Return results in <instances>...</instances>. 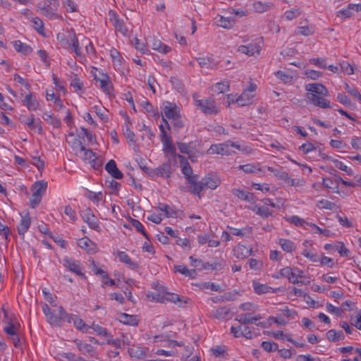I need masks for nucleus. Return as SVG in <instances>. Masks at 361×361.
Instances as JSON below:
<instances>
[{
    "mask_svg": "<svg viewBox=\"0 0 361 361\" xmlns=\"http://www.w3.org/2000/svg\"><path fill=\"white\" fill-rule=\"evenodd\" d=\"M307 91L305 98L310 104L322 109L331 108V102L326 97L329 96L326 87L322 83H309L305 85Z\"/></svg>",
    "mask_w": 361,
    "mask_h": 361,
    "instance_id": "f257e3e1",
    "label": "nucleus"
},
{
    "mask_svg": "<svg viewBox=\"0 0 361 361\" xmlns=\"http://www.w3.org/2000/svg\"><path fill=\"white\" fill-rule=\"evenodd\" d=\"M261 317H240L238 319L240 323L239 326H232L231 329V333L233 334L235 338L244 336L247 338H252L256 334L253 331V328L249 326V324H256L261 326L262 328H266L267 326L263 322L257 323V321Z\"/></svg>",
    "mask_w": 361,
    "mask_h": 361,
    "instance_id": "f03ea898",
    "label": "nucleus"
},
{
    "mask_svg": "<svg viewBox=\"0 0 361 361\" xmlns=\"http://www.w3.org/2000/svg\"><path fill=\"white\" fill-rule=\"evenodd\" d=\"M4 331L11 340L13 345L16 348H21L23 345L22 329L16 317H4Z\"/></svg>",
    "mask_w": 361,
    "mask_h": 361,
    "instance_id": "7ed1b4c3",
    "label": "nucleus"
},
{
    "mask_svg": "<svg viewBox=\"0 0 361 361\" xmlns=\"http://www.w3.org/2000/svg\"><path fill=\"white\" fill-rule=\"evenodd\" d=\"M221 183L220 177L214 173H209L203 177L201 180H197L193 183V185L190 189L192 193L201 197V192L203 190L216 189Z\"/></svg>",
    "mask_w": 361,
    "mask_h": 361,
    "instance_id": "20e7f679",
    "label": "nucleus"
},
{
    "mask_svg": "<svg viewBox=\"0 0 361 361\" xmlns=\"http://www.w3.org/2000/svg\"><path fill=\"white\" fill-rule=\"evenodd\" d=\"M147 299L150 302H171L175 304L178 303L180 307L182 306L183 300L177 294L169 293L164 288L155 292H151L147 294Z\"/></svg>",
    "mask_w": 361,
    "mask_h": 361,
    "instance_id": "39448f33",
    "label": "nucleus"
},
{
    "mask_svg": "<svg viewBox=\"0 0 361 361\" xmlns=\"http://www.w3.org/2000/svg\"><path fill=\"white\" fill-rule=\"evenodd\" d=\"M47 188V182L44 180L37 181L32 185L31 188L32 194L30 200L31 207L35 208L39 204Z\"/></svg>",
    "mask_w": 361,
    "mask_h": 361,
    "instance_id": "423d86ee",
    "label": "nucleus"
},
{
    "mask_svg": "<svg viewBox=\"0 0 361 361\" xmlns=\"http://www.w3.org/2000/svg\"><path fill=\"white\" fill-rule=\"evenodd\" d=\"M195 106L204 114L213 115L219 111L214 99L211 97L195 100Z\"/></svg>",
    "mask_w": 361,
    "mask_h": 361,
    "instance_id": "0eeeda50",
    "label": "nucleus"
},
{
    "mask_svg": "<svg viewBox=\"0 0 361 361\" xmlns=\"http://www.w3.org/2000/svg\"><path fill=\"white\" fill-rule=\"evenodd\" d=\"M280 276L293 284H302L300 279L303 277V271L298 267H286L280 270Z\"/></svg>",
    "mask_w": 361,
    "mask_h": 361,
    "instance_id": "6e6552de",
    "label": "nucleus"
},
{
    "mask_svg": "<svg viewBox=\"0 0 361 361\" xmlns=\"http://www.w3.org/2000/svg\"><path fill=\"white\" fill-rule=\"evenodd\" d=\"M257 88L256 84L250 82L249 86L238 97V99H236L238 106H245L252 104Z\"/></svg>",
    "mask_w": 361,
    "mask_h": 361,
    "instance_id": "1a4fd4ad",
    "label": "nucleus"
},
{
    "mask_svg": "<svg viewBox=\"0 0 361 361\" xmlns=\"http://www.w3.org/2000/svg\"><path fill=\"white\" fill-rule=\"evenodd\" d=\"M162 120L168 129L170 128L169 124L166 120L171 119L179 114V109L175 104L169 102H164L162 105Z\"/></svg>",
    "mask_w": 361,
    "mask_h": 361,
    "instance_id": "9d476101",
    "label": "nucleus"
},
{
    "mask_svg": "<svg viewBox=\"0 0 361 361\" xmlns=\"http://www.w3.org/2000/svg\"><path fill=\"white\" fill-rule=\"evenodd\" d=\"M232 145L231 140H228L223 143L214 144L207 150L208 154H220L222 156H229L233 152L231 149Z\"/></svg>",
    "mask_w": 361,
    "mask_h": 361,
    "instance_id": "9b49d317",
    "label": "nucleus"
},
{
    "mask_svg": "<svg viewBox=\"0 0 361 361\" xmlns=\"http://www.w3.org/2000/svg\"><path fill=\"white\" fill-rule=\"evenodd\" d=\"M80 152L78 155L85 161H87L94 169L99 168L101 163L97 159L96 154L91 150L86 149L82 145L78 144Z\"/></svg>",
    "mask_w": 361,
    "mask_h": 361,
    "instance_id": "f8f14e48",
    "label": "nucleus"
},
{
    "mask_svg": "<svg viewBox=\"0 0 361 361\" xmlns=\"http://www.w3.org/2000/svg\"><path fill=\"white\" fill-rule=\"evenodd\" d=\"M22 104L29 111H37L40 109V104L35 94L29 92L26 94H21Z\"/></svg>",
    "mask_w": 361,
    "mask_h": 361,
    "instance_id": "ddd939ff",
    "label": "nucleus"
},
{
    "mask_svg": "<svg viewBox=\"0 0 361 361\" xmlns=\"http://www.w3.org/2000/svg\"><path fill=\"white\" fill-rule=\"evenodd\" d=\"M109 20L117 32H121L123 36L129 35V30L125 25L123 20L119 18L116 12L111 10L108 13Z\"/></svg>",
    "mask_w": 361,
    "mask_h": 361,
    "instance_id": "4468645a",
    "label": "nucleus"
},
{
    "mask_svg": "<svg viewBox=\"0 0 361 361\" xmlns=\"http://www.w3.org/2000/svg\"><path fill=\"white\" fill-rule=\"evenodd\" d=\"M82 219L87 224L89 227L97 231H99L100 226L97 218L90 208H85L80 212Z\"/></svg>",
    "mask_w": 361,
    "mask_h": 361,
    "instance_id": "2eb2a0df",
    "label": "nucleus"
},
{
    "mask_svg": "<svg viewBox=\"0 0 361 361\" xmlns=\"http://www.w3.org/2000/svg\"><path fill=\"white\" fill-rule=\"evenodd\" d=\"M178 157L180 159L182 172L185 176L188 182L190 184V189H191L193 185V183H195L197 180V176L192 174V168L190 166L188 160L180 154H178Z\"/></svg>",
    "mask_w": 361,
    "mask_h": 361,
    "instance_id": "dca6fc26",
    "label": "nucleus"
},
{
    "mask_svg": "<svg viewBox=\"0 0 361 361\" xmlns=\"http://www.w3.org/2000/svg\"><path fill=\"white\" fill-rule=\"evenodd\" d=\"M238 169L244 171L245 173H265V167L259 162L248 163L238 166Z\"/></svg>",
    "mask_w": 361,
    "mask_h": 361,
    "instance_id": "f3484780",
    "label": "nucleus"
},
{
    "mask_svg": "<svg viewBox=\"0 0 361 361\" xmlns=\"http://www.w3.org/2000/svg\"><path fill=\"white\" fill-rule=\"evenodd\" d=\"M36 7L37 11L50 20H56L61 18V16L56 12V9L50 4L42 5L38 4Z\"/></svg>",
    "mask_w": 361,
    "mask_h": 361,
    "instance_id": "a211bd4d",
    "label": "nucleus"
},
{
    "mask_svg": "<svg viewBox=\"0 0 361 361\" xmlns=\"http://www.w3.org/2000/svg\"><path fill=\"white\" fill-rule=\"evenodd\" d=\"M253 252L252 247L239 243L233 249V255L239 259H245L250 256Z\"/></svg>",
    "mask_w": 361,
    "mask_h": 361,
    "instance_id": "6ab92c4d",
    "label": "nucleus"
},
{
    "mask_svg": "<svg viewBox=\"0 0 361 361\" xmlns=\"http://www.w3.org/2000/svg\"><path fill=\"white\" fill-rule=\"evenodd\" d=\"M63 264L68 268L71 271L75 273L78 276H84L82 271V267L79 261L73 259L65 257L63 259Z\"/></svg>",
    "mask_w": 361,
    "mask_h": 361,
    "instance_id": "aec40b11",
    "label": "nucleus"
},
{
    "mask_svg": "<svg viewBox=\"0 0 361 361\" xmlns=\"http://www.w3.org/2000/svg\"><path fill=\"white\" fill-rule=\"evenodd\" d=\"M238 51L245 54L249 56L259 55L260 52V46L257 43H250L248 45H241L238 48Z\"/></svg>",
    "mask_w": 361,
    "mask_h": 361,
    "instance_id": "412c9836",
    "label": "nucleus"
},
{
    "mask_svg": "<svg viewBox=\"0 0 361 361\" xmlns=\"http://www.w3.org/2000/svg\"><path fill=\"white\" fill-rule=\"evenodd\" d=\"M42 311L46 316H63L64 314V310L61 305L54 304L52 305H48L44 304L42 305Z\"/></svg>",
    "mask_w": 361,
    "mask_h": 361,
    "instance_id": "4be33fe9",
    "label": "nucleus"
},
{
    "mask_svg": "<svg viewBox=\"0 0 361 361\" xmlns=\"http://www.w3.org/2000/svg\"><path fill=\"white\" fill-rule=\"evenodd\" d=\"M252 287L255 292L257 294H264L268 293H277L282 290L281 288H271L266 284L260 283L256 281L252 282Z\"/></svg>",
    "mask_w": 361,
    "mask_h": 361,
    "instance_id": "5701e85b",
    "label": "nucleus"
},
{
    "mask_svg": "<svg viewBox=\"0 0 361 361\" xmlns=\"http://www.w3.org/2000/svg\"><path fill=\"white\" fill-rule=\"evenodd\" d=\"M70 48H72L74 53L80 59L84 58V54L80 46L79 40L77 38L75 33L72 31L70 32Z\"/></svg>",
    "mask_w": 361,
    "mask_h": 361,
    "instance_id": "b1692460",
    "label": "nucleus"
},
{
    "mask_svg": "<svg viewBox=\"0 0 361 361\" xmlns=\"http://www.w3.org/2000/svg\"><path fill=\"white\" fill-rule=\"evenodd\" d=\"M105 169L114 178L121 179L123 178L122 172L118 169L116 161L113 159L107 162Z\"/></svg>",
    "mask_w": 361,
    "mask_h": 361,
    "instance_id": "393cba45",
    "label": "nucleus"
},
{
    "mask_svg": "<svg viewBox=\"0 0 361 361\" xmlns=\"http://www.w3.org/2000/svg\"><path fill=\"white\" fill-rule=\"evenodd\" d=\"M78 245L85 250L87 252H95L97 251V245L87 237H84L78 240Z\"/></svg>",
    "mask_w": 361,
    "mask_h": 361,
    "instance_id": "a878e982",
    "label": "nucleus"
},
{
    "mask_svg": "<svg viewBox=\"0 0 361 361\" xmlns=\"http://www.w3.org/2000/svg\"><path fill=\"white\" fill-rule=\"evenodd\" d=\"M25 125H26L30 129L35 130L37 129L38 133H42V122L39 120L35 121V116L33 114H31L29 117L25 118L23 121H22Z\"/></svg>",
    "mask_w": 361,
    "mask_h": 361,
    "instance_id": "bb28decb",
    "label": "nucleus"
},
{
    "mask_svg": "<svg viewBox=\"0 0 361 361\" xmlns=\"http://www.w3.org/2000/svg\"><path fill=\"white\" fill-rule=\"evenodd\" d=\"M116 255L118 260L128 265L130 269H135L138 267L137 263L133 261L126 252L118 251Z\"/></svg>",
    "mask_w": 361,
    "mask_h": 361,
    "instance_id": "cd10ccee",
    "label": "nucleus"
},
{
    "mask_svg": "<svg viewBox=\"0 0 361 361\" xmlns=\"http://www.w3.org/2000/svg\"><path fill=\"white\" fill-rule=\"evenodd\" d=\"M73 322L74 326L82 333H90L91 329L90 324L84 322L81 317L71 318V322Z\"/></svg>",
    "mask_w": 361,
    "mask_h": 361,
    "instance_id": "c85d7f7f",
    "label": "nucleus"
},
{
    "mask_svg": "<svg viewBox=\"0 0 361 361\" xmlns=\"http://www.w3.org/2000/svg\"><path fill=\"white\" fill-rule=\"evenodd\" d=\"M216 23L224 28L231 29L235 23V20L233 18L224 17L222 16H218L216 18Z\"/></svg>",
    "mask_w": 361,
    "mask_h": 361,
    "instance_id": "c756f323",
    "label": "nucleus"
},
{
    "mask_svg": "<svg viewBox=\"0 0 361 361\" xmlns=\"http://www.w3.org/2000/svg\"><path fill=\"white\" fill-rule=\"evenodd\" d=\"M282 180L288 186H292L295 188L302 187L306 183V181L305 180L304 178H290L287 172L286 173L284 178H283Z\"/></svg>",
    "mask_w": 361,
    "mask_h": 361,
    "instance_id": "7c9ffc66",
    "label": "nucleus"
},
{
    "mask_svg": "<svg viewBox=\"0 0 361 361\" xmlns=\"http://www.w3.org/2000/svg\"><path fill=\"white\" fill-rule=\"evenodd\" d=\"M173 271L191 279H194L197 276V271L195 269H189L185 265H174Z\"/></svg>",
    "mask_w": 361,
    "mask_h": 361,
    "instance_id": "2f4dec72",
    "label": "nucleus"
},
{
    "mask_svg": "<svg viewBox=\"0 0 361 361\" xmlns=\"http://www.w3.org/2000/svg\"><path fill=\"white\" fill-rule=\"evenodd\" d=\"M31 224V219L29 214H25L21 216V220L18 226V233L21 235H24V234L27 231Z\"/></svg>",
    "mask_w": 361,
    "mask_h": 361,
    "instance_id": "473e14b6",
    "label": "nucleus"
},
{
    "mask_svg": "<svg viewBox=\"0 0 361 361\" xmlns=\"http://www.w3.org/2000/svg\"><path fill=\"white\" fill-rule=\"evenodd\" d=\"M152 48L161 54H167L171 51V47L162 43L159 39H152L150 40Z\"/></svg>",
    "mask_w": 361,
    "mask_h": 361,
    "instance_id": "72a5a7b5",
    "label": "nucleus"
},
{
    "mask_svg": "<svg viewBox=\"0 0 361 361\" xmlns=\"http://www.w3.org/2000/svg\"><path fill=\"white\" fill-rule=\"evenodd\" d=\"M232 194L241 200H243L247 202H252L254 199L253 194L250 192H247L245 191L244 190L238 189V188H233L231 190Z\"/></svg>",
    "mask_w": 361,
    "mask_h": 361,
    "instance_id": "f704fd0d",
    "label": "nucleus"
},
{
    "mask_svg": "<svg viewBox=\"0 0 361 361\" xmlns=\"http://www.w3.org/2000/svg\"><path fill=\"white\" fill-rule=\"evenodd\" d=\"M128 351L130 357H134L137 359L142 360L146 356L147 349L140 346L133 345L128 348Z\"/></svg>",
    "mask_w": 361,
    "mask_h": 361,
    "instance_id": "c9c22d12",
    "label": "nucleus"
},
{
    "mask_svg": "<svg viewBox=\"0 0 361 361\" xmlns=\"http://www.w3.org/2000/svg\"><path fill=\"white\" fill-rule=\"evenodd\" d=\"M284 219L287 222L303 228H307V225L309 224V222L297 215L285 216Z\"/></svg>",
    "mask_w": 361,
    "mask_h": 361,
    "instance_id": "e433bc0d",
    "label": "nucleus"
},
{
    "mask_svg": "<svg viewBox=\"0 0 361 361\" xmlns=\"http://www.w3.org/2000/svg\"><path fill=\"white\" fill-rule=\"evenodd\" d=\"M251 209L262 218H268L271 216L273 213V212L265 205L255 204Z\"/></svg>",
    "mask_w": 361,
    "mask_h": 361,
    "instance_id": "4c0bfd02",
    "label": "nucleus"
},
{
    "mask_svg": "<svg viewBox=\"0 0 361 361\" xmlns=\"http://www.w3.org/2000/svg\"><path fill=\"white\" fill-rule=\"evenodd\" d=\"M13 44L16 51L20 52L24 55H29L32 51V49L30 46L22 42L20 40L14 41Z\"/></svg>",
    "mask_w": 361,
    "mask_h": 361,
    "instance_id": "58836bf2",
    "label": "nucleus"
},
{
    "mask_svg": "<svg viewBox=\"0 0 361 361\" xmlns=\"http://www.w3.org/2000/svg\"><path fill=\"white\" fill-rule=\"evenodd\" d=\"M231 147L238 149L245 155H251L255 151L250 145L245 144L244 142H235L232 141Z\"/></svg>",
    "mask_w": 361,
    "mask_h": 361,
    "instance_id": "ea45409f",
    "label": "nucleus"
},
{
    "mask_svg": "<svg viewBox=\"0 0 361 361\" xmlns=\"http://www.w3.org/2000/svg\"><path fill=\"white\" fill-rule=\"evenodd\" d=\"M326 338L330 342H337L343 340L345 336L341 331L331 329L326 332Z\"/></svg>",
    "mask_w": 361,
    "mask_h": 361,
    "instance_id": "a19ab883",
    "label": "nucleus"
},
{
    "mask_svg": "<svg viewBox=\"0 0 361 361\" xmlns=\"http://www.w3.org/2000/svg\"><path fill=\"white\" fill-rule=\"evenodd\" d=\"M279 245L281 249L286 252H293L296 249V245L294 242L286 238H280L279 240Z\"/></svg>",
    "mask_w": 361,
    "mask_h": 361,
    "instance_id": "79ce46f5",
    "label": "nucleus"
},
{
    "mask_svg": "<svg viewBox=\"0 0 361 361\" xmlns=\"http://www.w3.org/2000/svg\"><path fill=\"white\" fill-rule=\"evenodd\" d=\"M192 145V142L188 144L183 142H177V147L178 149L180 151V152L183 154H187L189 158L191 159V161H194L195 157L193 155Z\"/></svg>",
    "mask_w": 361,
    "mask_h": 361,
    "instance_id": "37998d69",
    "label": "nucleus"
},
{
    "mask_svg": "<svg viewBox=\"0 0 361 361\" xmlns=\"http://www.w3.org/2000/svg\"><path fill=\"white\" fill-rule=\"evenodd\" d=\"M99 87L105 94L109 96L113 94L114 87L110 77L104 80L100 81Z\"/></svg>",
    "mask_w": 361,
    "mask_h": 361,
    "instance_id": "c03bdc74",
    "label": "nucleus"
},
{
    "mask_svg": "<svg viewBox=\"0 0 361 361\" xmlns=\"http://www.w3.org/2000/svg\"><path fill=\"white\" fill-rule=\"evenodd\" d=\"M42 118L49 124L51 125L54 128H59L61 126V121L54 117L49 112H44L42 116Z\"/></svg>",
    "mask_w": 361,
    "mask_h": 361,
    "instance_id": "a18cd8bd",
    "label": "nucleus"
},
{
    "mask_svg": "<svg viewBox=\"0 0 361 361\" xmlns=\"http://www.w3.org/2000/svg\"><path fill=\"white\" fill-rule=\"evenodd\" d=\"M230 230V233L232 235H237V236H246L249 235L252 233V228L250 227H245L243 228H233V227H228Z\"/></svg>",
    "mask_w": 361,
    "mask_h": 361,
    "instance_id": "49530a36",
    "label": "nucleus"
},
{
    "mask_svg": "<svg viewBox=\"0 0 361 361\" xmlns=\"http://www.w3.org/2000/svg\"><path fill=\"white\" fill-rule=\"evenodd\" d=\"M71 317H47V322L54 326H62L65 322L71 323Z\"/></svg>",
    "mask_w": 361,
    "mask_h": 361,
    "instance_id": "de8ad7c7",
    "label": "nucleus"
},
{
    "mask_svg": "<svg viewBox=\"0 0 361 361\" xmlns=\"http://www.w3.org/2000/svg\"><path fill=\"white\" fill-rule=\"evenodd\" d=\"M33 28L41 35L45 36L44 26L43 21L39 17L32 18Z\"/></svg>",
    "mask_w": 361,
    "mask_h": 361,
    "instance_id": "09e8293b",
    "label": "nucleus"
},
{
    "mask_svg": "<svg viewBox=\"0 0 361 361\" xmlns=\"http://www.w3.org/2000/svg\"><path fill=\"white\" fill-rule=\"evenodd\" d=\"M77 347L78 350L82 353V354H90L92 355L94 353V347L89 343H83L81 341H76Z\"/></svg>",
    "mask_w": 361,
    "mask_h": 361,
    "instance_id": "8fccbe9b",
    "label": "nucleus"
},
{
    "mask_svg": "<svg viewBox=\"0 0 361 361\" xmlns=\"http://www.w3.org/2000/svg\"><path fill=\"white\" fill-rule=\"evenodd\" d=\"M194 285L198 287L200 290L209 289L213 291H219L220 290V286L219 284L212 282L197 283Z\"/></svg>",
    "mask_w": 361,
    "mask_h": 361,
    "instance_id": "3c124183",
    "label": "nucleus"
},
{
    "mask_svg": "<svg viewBox=\"0 0 361 361\" xmlns=\"http://www.w3.org/2000/svg\"><path fill=\"white\" fill-rule=\"evenodd\" d=\"M328 159L331 160L335 165V166L339 169L341 171H345L348 175L353 176V171L351 168L347 166L344 163L338 159H333L331 157H329Z\"/></svg>",
    "mask_w": 361,
    "mask_h": 361,
    "instance_id": "603ef678",
    "label": "nucleus"
},
{
    "mask_svg": "<svg viewBox=\"0 0 361 361\" xmlns=\"http://www.w3.org/2000/svg\"><path fill=\"white\" fill-rule=\"evenodd\" d=\"M94 111L97 115V116L104 122H107L109 120L108 118V111L102 106L95 105L92 107Z\"/></svg>",
    "mask_w": 361,
    "mask_h": 361,
    "instance_id": "864d4df0",
    "label": "nucleus"
},
{
    "mask_svg": "<svg viewBox=\"0 0 361 361\" xmlns=\"http://www.w3.org/2000/svg\"><path fill=\"white\" fill-rule=\"evenodd\" d=\"M163 151L167 156L175 157L176 156V147L173 144L172 140L168 142H163Z\"/></svg>",
    "mask_w": 361,
    "mask_h": 361,
    "instance_id": "5fc2aeb1",
    "label": "nucleus"
},
{
    "mask_svg": "<svg viewBox=\"0 0 361 361\" xmlns=\"http://www.w3.org/2000/svg\"><path fill=\"white\" fill-rule=\"evenodd\" d=\"M229 85V81L224 80L219 82H216L213 86L212 90L217 94L224 93L228 90Z\"/></svg>",
    "mask_w": 361,
    "mask_h": 361,
    "instance_id": "6e6d98bb",
    "label": "nucleus"
},
{
    "mask_svg": "<svg viewBox=\"0 0 361 361\" xmlns=\"http://www.w3.org/2000/svg\"><path fill=\"white\" fill-rule=\"evenodd\" d=\"M91 329H93V331L99 336H104L105 338H110L112 337V335L107 331V330L105 328H103L102 326L94 324V322L90 324Z\"/></svg>",
    "mask_w": 361,
    "mask_h": 361,
    "instance_id": "4d7b16f0",
    "label": "nucleus"
},
{
    "mask_svg": "<svg viewBox=\"0 0 361 361\" xmlns=\"http://www.w3.org/2000/svg\"><path fill=\"white\" fill-rule=\"evenodd\" d=\"M85 195L94 203L99 202L103 197V194L102 192H95L89 190H86Z\"/></svg>",
    "mask_w": 361,
    "mask_h": 361,
    "instance_id": "13d9d810",
    "label": "nucleus"
},
{
    "mask_svg": "<svg viewBox=\"0 0 361 361\" xmlns=\"http://www.w3.org/2000/svg\"><path fill=\"white\" fill-rule=\"evenodd\" d=\"M157 208L163 212L166 217H174L176 214L175 210L166 204L159 203Z\"/></svg>",
    "mask_w": 361,
    "mask_h": 361,
    "instance_id": "bf43d9fd",
    "label": "nucleus"
},
{
    "mask_svg": "<svg viewBox=\"0 0 361 361\" xmlns=\"http://www.w3.org/2000/svg\"><path fill=\"white\" fill-rule=\"evenodd\" d=\"M70 85L74 89L75 92H80L83 88V83L76 74H73L71 77Z\"/></svg>",
    "mask_w": 361,
    "mask_h": 361,
    "instance_id": "052dcab7",
    "label": "nucleus"
},
{
    "mask_svg": "<svg viewBox=\"0 0 361 361\" xmlns=\"http://www.w3.org/2000/svg\"><path fill=\"white\" fill-rule=\"evenodd\" d=\"M322 184L325 188L331 189L333 192L336 193L339 192L338 185L336 180H334L331 178H323Z\"/></svg>",
    "mask_w": 361,
    "mask_h": 361,
    "instance_id": "680f3d73",
    "label": "nucleus"
},
{
    "mask_svg": "<svg viewBox=\"0 0 361 361\" xmlns=\"http://www.w3.org/2000/svg\"><path fill=\"white\" fill-rule=\"evenodd\" d=\"M79 137H80L81 139H84V137H86L87 141L92 145L96 142L95 136L90 131H89L87 129L83 127L81 128V131L79 134Z\"/></svg>",
    "mask_w": 361,
    "mask_h": 361,
    "instance_id": "e2e57ef3",
    "label": "nucleus"
},
{
    "mask_svg": "<svg viewBox=\"0 0 361 361\" xmlns=\"http://www.w3.org/2000/svg\"><path fill=\"white\" fill-rule=\"evenodd\" d=\"M56 39L62 47L65 49L70 48V32L67 36L63 33L57 34Z\"/></svg>",
    "mask_w": 361,
    "mask_h": 361,
    "instance_id": "0e129e2a",
    "label": "nucleus"
},
{
    "mask_svg": "<svg viewBox=\"0 0 361 361\" xmlns=\"http://www.w3.org/2000/svg\"><path fill=\"white\" fill-rule=\"evenodd\" d=\"M274 74L278 79L286 84L291 83L293 81V76L286 72L278 71Z\"/></svg>",
    "mask_w": 361,
    "mask_h": 361,
    "instance_id": "69168bd1",
    "label": "nucleus"
},
{
    "mask_svg": "<svg viewBox=\"0 0 361 361\" xmlns=\"http://www.w3.org/2000/svg\"><path fill=\"white\" fill-rule=\"evenodd\" d=\"M300 14V9L299 8L295 7L289 11H286L283 14V17L288 20H292L298 17Z\"/></svg>",
    "mask_w": 361,
    "mask_h": 361,
    "instance_id": "338daca9",
    "label": "nucleus"
},
{
    "mask_svg": "<svg viewBox=\"0 0 361 361\" xmlns=\"http://www.w3.org/2000/svg\"><path fill=\"white\" fill-rule=\"evenodd\" d=\"M302 255L312 262H318L319 260V255L316 252L308 249L303 250Z\"/></svg>",
    "mask_w": 361,
    "mask_h": 361,
    "instance_id": "774afa93",
    "label": "nucleus"
}]
</instances>
